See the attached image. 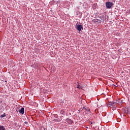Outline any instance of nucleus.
Segmentation results:
<instances>
[{
  "label": "nucleus",
  "instance_id": "nucleus-9",
  "mask_svg": "<svg viewBox=\"0 0 130 130\" xmlns=\"http://www.w3.org/2000/svg\"><path fill=\"white\" fill-rule=\"evenodd\" d=\"M1 117H6V113H4L1 116Z\"/></svg>",
  "mask_w": 130,
  "mask_h": 130
},
{
  "label": "nucleus",
  "instance_id": "nucleus-8",
  "mask_svg": "<svg viewBox=\"0 0 130 130\" xmlns=\"http://www.w3.org/2000/svg\"><path fill=\"white\" fill-rule=\"evenodd\" d=\"M113 104H114V103H112L111 102L109 103V105H110V106H113Z\"/></svg>",
  "mask_w": 130,
  "mask_h": 130
},
{
  "label": "nucleus",
  "instance_id": "nucleus-6",
  "mask_svg": "<svg viewBox=\"0 0 130 130\" xmlns=\"http://www.w3.org/2000/svg\"><path fill=\"white\" fill-rule=\"evenodd\" d=\"M94 22H95V23H100V22H101V20L96 19H94Z\"/></svg>",
  "mask_w": 130,
  "mask_h": 130
},
{
  "label": "nucleus",
  "instance_id": "nucleus-4",
  "mask_svg": "<svg viewBox=\"0 0 130 130\" xmlns=\"http://www.w3.org/2000/svg\"><path fill=\"white\" fill-rule=\"evenodd\" d=\"M19 112L21 114H24V113H25V109H24V108H21V109L19 110Z\"/></svg>",
  "mask_w": 130,
  "mask_h": 130
},
{
  "label": "nucleus",
  "instance_id": "nucleus-14",
  "mask_svg": "<svg viewBox=\"0 0 130 130\" xmlns=\"http://www.w3.org/2000/svg\"><path fill=\"white\" fill-rule=\"evenodd\" d=\"M90 124H92V122H90Z\"/></svg>",
  "mask_w": 130,
  "mask_h": 130
},
{
  "label": "nucleus",
  "instance_id": "nucleus-1",
  "mask_svg": "<svg viewBox=\"0 0 130 130\" xmlns=\"http://www.w3.org/2000/svg\"><path fill=\"white\" fill-rule=\"evenodd\" d=\"M112 6H113V4H112V3L111 2H108L106 3V8H107V9H111Z\"/></svg>",
  "mask_w": 130,
  "mask_h": 130
},
{
  "label": "nucleus",
  "instance_id": "nucleus-5",
  "mask_svg": "<svg viewBox=\"0 0 130 130\" xmlns=\"http://www.w3.org/2000/svg\"><path fill=\"white\" fill-rule=\"evenodd\" d=\"M66 120L67 122H68V123H69V124H72L74 122V121H73L71 119H67Z\"/></svg>",
  "mask_w": 130,
  "mask_h": 130
},
{
  "label": "nucleus",
  "instance_id": "nucleus-3",
  "mask_svg": "<svg viewBox=\"0 0 130 130\" xmlns=\"http://www.w3.org/2000/svg\"><path fill=\"white\" fill-rule=\"evenodd\" d=\"M79 111L82 113H87V108H83L82 109L79 110Z\"/></svg>",
  "mask_w": 130,
  "mask_h": 130
},
{
  "label": "nucleus",
  "instance_id": "nucleus-11",
  "mask_svg": "<svg viewBox=\"0 0 130 130\" xmlns=\"http://www.w3.org/2000/svg\"><path fill=\"white\" fill-rule=\"evenodd\" d=\"M80 88H81V87H80V86L78 85L77 88H78V89H80Z\"/></svg>",
  "mask_w": 130,
  "mask_h": 130
},
{
  "label": "nucleus",
  "instance_id": "nucleus-13",
  "mask_svg": "<svg viewBox=\"0 0 130 130\" xmlns=\"http://www.w3.org/2000/svg\"><path fill=\"white\" fill-rule=\"evenodd\" d=\"M100 19H101V20H103V18H102L101 17H100Z\"/></svg>",
  "mask_w": 130,
  "mask_h": 130
},
{
  "label": "nucleus",
  "instance_id": "nucleus-7",
  "mask_svg": "<svg viewBox=\"0 0 130 130\" xmlns=\"http://www.w3.org/2000/svg\"><path fill=\"white\" fill-rule=\"evenodd\" d=\"M0 130H6L4 126H0Z\"/></svg>",
  "mask_w": 130,
  "mask_h": 130
},
{
  "label": "nucleus",
  "instance_id": "nucleus-10",
  "mask_svg": "<svg viewBox=\"0 0 130 130\" xmlns=\"http://www.w3.org/2000/svg\"><path fill=\"white\" fill-rule=\"evenodd\" d=\"M90 112V109H89V108L87 109V112Z\"/></svg>",
  "mask_w": 130,
  "mask_h": 130
},
{
  "label": "nucleus",
  "instance_id": "nucleus-12",
  "mask_svg": "<svg viewBox=\"0 0 130 130\" xmlns=\"http://www.w3.org/2000/svg\"><path fill=\"white\" fill-rule=\"evenodd\" d=\"M24 123H25V124H28V122L25 121V122H24Z\"/></svg>",
  "mask_w": 130,
  "mask_h": 130
},
{
  "label": "nucleus",
  "instance_id": "nucleus-2",
  "mask_svg": "<svg viewBox=\"0 0 130 130\" xmlns=\"http://www.w3.org/2000/svg\"><path fill=\"white\" fill-rule=\"evenodd\" d=\"M76 29H77V30L78 31H81L82 29H83V25L78 24L76 27Z\"/></svg>",
  "mask_w": 130,
  "mask_h": 130
}]
</instances>
